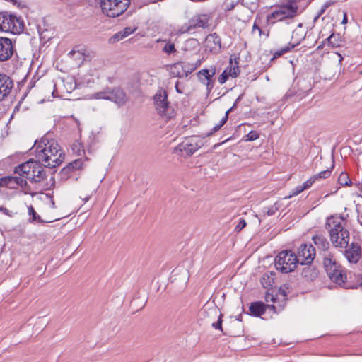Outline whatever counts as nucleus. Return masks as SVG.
Returning <instances> with one entry per match:
<instances>
[{
	"mask_svg": "<svg viewBox=\"0 0 362 362\" xmlns=\"http://www.w3.org/2000/svg\"><path fill=\"white\" fill-rule=\"evenodd\" d=\"M32 150L34 151L37 160L43 166L49 168L59 165L65 157V153L59 145L55 141H49L45 137H42L40 141H35Z\"/></svg>",
	"mask_w": 362,
	"mask_h": 362,
	"instance_id": "f257e3e1",
	"label": "nucleus"
},
{
	"mask_svg": "<svg viewBox=\"0 0 362 362\" xmlns=\"http://www.w3.org/2000/svg\"><path fill=\"white\" fill-rule=\"evenodd\" d=\"M343 221L340 217L331 216L326 222L330 241L333 246L339 250L347 246L351 239L349 231L344 228Z\"/></svg>",
	"mask_w": 362,
	"mask_h": 362,
	"instance_id": "f03ea898",
	"label": "nucleus"
},
{
	"mask_svg": "<svg viewBox=\"0 0 362 362\" xmlns=\"http://www.w3.org/2000/svg\"><path fill=\"white\" fill-rule=\"evenodd\" d=\"M323 266L327 276L332 282L344 288H353L346 283V274L332 255L329 253L324 255Z\"/></svg>",
	"mask_w": 362,
	"mask_h": 362,
	"instance_id": "7ed1b4c3",
	"label": "nucleus"
},
{
	"mask_svg": "<svg viewBox=\"0 0 362 362\" xmlns=\"http://www.w3.org/2000/svg\"><path fill=\"white\" fill-rule=\"evenodd\" d=\"M298 11L297 4L290 3L289 0H286L285 4L276 6V9L267 15V22L268 24L274 25L276 21H289L290 19H294L298 16Z\"/></svg>",
	"mask_w": 362,
	"mask_h": 362,
	"instance_id": "20e7f679",
	"label": "nucleus"
},
{
	"mask_svg": "<svg viewBox=\"0 0 362 362\" xmlns=\"http://www.w3.org/2000/svg\"><path fill=\"white\" fill-rule=\"evenodd\" d=\"M25 24L21 17L4 11L0 12V31L18 35L23 32Z\"/></svg>",
	"mask_w": 362,
	"mask_h": 362,
	"instance_id": "39448f33",
	"label": "nucleus"
},
{
	"mask_svg": "<svg viewBox=\"0 0 362 362\" xmlns=\"http://www.w3.org/2000/svg\"><path fill=\"white\" fill-rule=\"evenodd\" d=\"M275 267L282 273L288 274L294 271L298 263L296 255L291 250H283L275 257Z\"/></svg>",
	"mask_w": 362,
	"mask_h": 362,
	"instance_id": "423d86ee",
	"label": "nucleus"
},
{
	"mask_svg": "<svg viewBox=\"0 0 362 362\" xmlns=\"http://www.w3.org/2000/svg\"><path fill=\"white\" fill-rule=\"evenodd\" d=\"M211 16L209 13H198L192 16L187 23L183 24L177 31V35L194 33L198 28H206L209 26Z\"/></svg>",
	"mask_w": 362,
	"mask_h": 362,
	"instance_id": "0eeeda50",
	"label": "nucleus"
},
{
	"mask_svg": "<svg viewBox=\"0 0 362 362\" xmlns=\"http://www.w3.org/2000/svg\"><path fill=\"white\" fill-rule=\"evenodd\" d=\"M130 4V0L101 1L100 6L103 13L110 18L122 15Z\"/></svg>",
	"mask_w": 362,
	"mask_h": 362,
	"instance_id": "6e6552de",
	"label": "nucleus"
},
{
	"mask_svg": "<svg viewBox=\"0 0 362 362\" xmlns=\"http://www.w3.org/2000/svg\"><path fill=\"white\" fill-rule=\"evenodd\" d=\"M154 105L157 112L163 117L169 119L174 117V110L168 100L167 92L160 88L153 96Z\"/></svg>",
	"mask_w": 362,
	"mask_h": 362,
	"instance_id": "1a4fd4ad",
	"label": "nucleus"
},
{
	"mask_svg": "<svg viewBox=\"0 0 362 362\" xmlns=\"http://www.w3.org/2000/svg\"><path fill=\"white\" fill-rule=\"evenodd\" d=\"M339 250L342 252L344 257L351 264H356L362 257L361 245L354 239L349 242L347 246L341 247Z\"/></svg>",
	"mask_w": 362,
	"mask_h": 362,
	"instance_id": "9d476101",
	"label": "nucleus"
},
{
	"mask_svg": "<svg viewBox=\"0 0 362 362\" xmlns=\"http://www.w3.org/2000/svg\"><path fill=\"white\" fill-rule=\"evenodd\" d=\"M199 145L197 144V137L191 136L185 138L175 148V152L179 153L182 156H191L199 148Z\"/></svg>",
	"mask_w": 362,
	"mask_h": 362,
	"instance_id": "9b49d317",
	"label": "nucleus"
},
{
	"mask_svg": "<svg viewBox=\"0 0 362 362\" xmlns=\"http://www.w3.org/2000/svg\"><path fill=\"white\" fill-rule=\"evenodd\" d=\"M315 254V248L311 244H301L296 255L298 263L301 265L312 264Z\"/></svg>",
	"mask_w": 362,
	"mask_h": 362,
	"instance_id": "f8f14e48",
	"label": "nucleus"
},
{
	"mask_svg": "<svg viewBox=\"0 0 362 362\" xmlns=\"http://www.w3.org/2000/svg\"><path fill=\"white\" fill-rule=\"evenodd\" d=\"M15 54H16V40L0 37V62L11 59Z\"/></svg>",
	"mask_w": 362,
	"mask_h": 362,
	"instance_id": "ddd939ff",
	"label": "nucleus"
},
{
	"mask_svg": "<svg viewBox=\"0 0 362 362\" xmlns=\"http://www.w3.org/2000/svg\"><path fill=\"white\" fill-rule=\"evenodd\" d=\"M201 64V61L198 59L195 63H189V62H179L177 63H175L173 65V67L174 69H178L180 67L182 69V71H177L171 72L172 74H173L174 76L178 77V78H182L184 76H187L189 74L192 73L198 66H199Z\"/></svg>",
	"mask_w": 362,
	"mask_h": 362,
	"instance_id": "4468645a",
	"label": "nucleus"
},
{
	"mask_svg": "<svg viewBox=\"0 0 362 362\" xmlns=\"http://www.w3.org/2000/svg\"><path fill=\"white\" fill-rule=\"evenodd\" d=\"M129 98L124 90L120 87L109 88L108 100L115 103L119 107L124 106Z\"/></svg>",
	"mask_w": 362,
	"mask_h": 362,
	"instance_id": "2eb2a0df",
	"label": "nucleus"
},
{
	"mask_svg": "<svg viewBox=\"0 0 362 362\" xmlns=\"http://www.w3.org/2000/svg\"><path fill=\"white\" fill-rule=\"evenodd\" d=\"M13 81L5 74L0 73V101L3 100L12 91Z\"/></svg>",
	"mask_w": 362,
	"mask_h": 362,
	"instance_id": "dca6fc26",
	"label": "nucleus"
},
{
	"mask_svg": "<svg viewBox=\"0 0 362 362\" xmlns=\"http://www.w3.org/2000/svg\"><path fill=\"white\" fill-rule=\"evenodd\" d=\"M205 47L207 50L211 53L217 54L221 49V40L216 33H211L206 37Z\"/></svg>",
	"mask_w": 362,
	"mask_h": 362,
	"instance_id": "f3484780",
	"label": "nucleus"
},
{
	"mask_svg": "<svg viewBox=\"0 0 362 362\" xmlns=\"http://www.w3.org/2000/svg\"><path fill=\"white\" fill-rule=\"evenodd\" d=\"M34 161L33 159H30L27 162L18 165L15 168L14 173L31 182L32 167H33Z\"/></svg>",
	"mask_w": 362,
	"mask_h": 362,
	"instance_id": "a211bd4d",
	"label": "nucleus"
},
{
	"mask_svg": "<svg viewBox=\"0 0 362 362\" xmlns=\"http://www.w3.org/2000/svg\"><path fill=\"white\" fill-rule=\"evenodd\" d=\"M42 165L41 162L37 160L34 161L33 167H32L31 182L39 183L45 179L46 173Z\"/></svg>",
	"mask_w": 362,
	"mask_h": 362,
	"instance_id": "6ab92c4d",
	"label": "nucleus"
},
{
	"mask_svg": "<svg viewBox=\"0 0 362 362\" xmlns=\"http://www.w3.org/2000/svg\"><path fill=\"white\" fill-rule=\"evenodd\" d=\"M197 74L199 81L206 85L207 90L210 92L214 88V83L210 75V71H208V69H204L199 71Z\"/></svg>",
	"mask_w": 362,
	"mask_h": 362,
	"instance_id": "aec40b11",
	"label": "nucleus"
},
{
	"mask_svg": "<svg viewBox=\"0 0 362 362\" xmlns=\"http://www.w3.org/2000/svg\"><path fill=\"white\" fill-rule=\"evenodd\" d=\"M266 310V304L262 301H256L250 304L249 308V313H247V314L255 317H260L262 315L264 314Z\"/></svg>",
	"mask_w": 362,
	"mask_h": 362,
	"instance_id": "412c9836",
	"label": "nucleus"
},
{
	"mask_svg": "<svg viewBox=\"0 0 362 362\" xmlns=\"http://www.w3.org/2000/svg\"><path fill=\"white\" fill-rule=\"evenodd\" d=\"M303 28V23H300L298 25V28L295 29L293 31L292 36H291V40L293 42H290L288 44H291V45H293V48L296 46H298L303 40L305 39L306 33L302 30Z\"/></svg>",
	"mask_w": 362,
	"mask_h": 362,
	"instance_id": "4be33fe9",
	"label": "nucleus"
},
{
	"mask_svg": "<svg viewBox=\"0 0 362 362\" xmlns=\"http://www.w3.org/2000/svg\"><path fill=\"white\" fill-rule=\"evenodd\" d=\"M312 240L313 241L315 246L318 248V250L322 251H327L329 248V243L327 239L322 234H315L312 237Z\"/></svg>",
	"mask_w": 362,
	"mask_h": 362,
	"instance_id": "5701e85b",
	"label": "nucleus"
},
{
	"mask_svg": "<svg viewBox=\"0 0 362 362\" xmlns=\"http://www.w3.org/2000/svg\"><path fill=\"white\" fill-rule=\"evenodd\" d=\"M305 265L306 267L302 271V276L307 281H313L318 276L319 272L312 264Z\"/></svg>",
	"mask_w": 362,
	"mask_h": 362,
	"instance_id": "b1692460",
	"label": "nucleus"
},
{
	"mask_svg": "<svg viewBox=\"0 0 362 362\" xmlns=\"http://www.w3.org/2000/svg\"><path fill=\"white\" fill-rule=\"evenodd\" d=\"M199 43L195 38H189L183 43L182 50L185 52L194 51L198 47Z\"/></svg>",
	"mask_w": 362,
	"mask_h": 362,
	"instance_id": "393cba45",
	"label": "nucleus"
},
{
	"mask_svg": "<svg viewBox=\"0 0 362 362\" xmlns=\"http://www.w3.org/2000/svg\"><path fill=\"white\" fill-rule=\"evenodd\" d=\"M238 59L239 58H235V65H233V59L230 57L229 64L230 66L228 67V75H230L232 78H236L240 74V69L238 66Z\"/></svg>",
	"mask_w": 362,
	"mask_h": 362,
	"instance_id": "a878e982",
	"label": "nucleus"
},
{
	"mask_svg": "<svg viewBox=\"0 0 362 362\" xmlns=\"http://www.w3.org/2000/svg\"><path fill=\"white\" fill-rule=\"evenodd\" d=\"M74 171L73 168L70 165V163L63 168L60 173L59 175L62 180H66L71 175V173Z\"/></svg>",
	"mask_w": 362,
	"mask_h": 362,
	"instance_id": "bb28decb",
	"label": "nucleus"
},
{
	"mask_svg": "<svg viewBox=\"0 0 362 362\" xmlns=\"http://www.w3.org/2000/svg\"><path fill=\"white\" fill-rule=\"evenodd\" d=\"M281 207V204L278 202H275L273 205L265 207L263 210L264 213L268 216H271L275 214V213Z\"/></svg>",
	"mask_w": 362,
	"mask_h": 362,
	"instance_id": "cd10ccee",
	"label": "nucleus"
},
{
	"mask_svg": "<svg viewBox=\"0 0 362 362\" xmlns=\"http://www.w3.org/2000/svg\"><path fill=\"white\" fill-rule=\"evenodd\" d=\"M13 180L12 176L3 177L0 178V186L8 188H14Z\"/></svg>",
	"mask_w": 362,
	"mask_h": 362,
	"instance_id": "c85d7f7f",
	"label": "nucleus"
},
{
	"mask_svg": "<svg viewBox=\"0 0 362 362\" xmlns=\"http://www.w3.org/2000/svg\"><path fill=\"white\" fill-rule=\"evenodd\" d=\"M292 49H293V45H291V44H288V45L282 47L281 49L276 51L274 53V56L271 60H274V59L282 56L284 54L290 52Z\"/></svg>",
	"mask_w": 362,
	"mask_h": 362,
	"instance_id": "c756f323",
	"label": "nucleus"
},
{
	"mask_svg": "<svg viewBox=\"0 0 362 362\" xmlns=\"http://www.w3.org/2000/svg\"><path fill=\"white\" fill-rule=\"evenodd\" d=\"M162 51L168 55L177 52V49L175 47V45L170 42V41L165 42V44L162 49Z\"/></svg>",
	"mask_w": 362,
	"mask_h": 362,
	"instance_id": "7c9ffc66",
	"label": "nucleus"
},
{
	"mask_svg": "<svg viewBox=\"0 0 362 362\" xmlns=\"http://www.w3.org/2000/svg\"><path fill=\"white\" fill-rule=\"evenodd\" d=\"M28 214L31 216L30 218V222L37 221L38 223H43L44 221L41 219L40 216L35 212L33 206H28Z\"/></svg>",
	"mask_w": 362,
	"mask_h": 362,
	"instance_id": "2f4dec72",
	"label": "nucleus"
},
{
	"mask_svg": "<svg viewBox=\"0 0 362 362\" xmlns=\"http://www.w3.org/2000/svg\"><path fill=\"white\" fill-rule=\"evenodd\" d=\"M339 183L342 186H349L351 184V181L349 179L348 175L345 173H341L338 178Z\"/></svg>",
	"mask_w": 362,
	"mask_h": 362,
	"instance_id": "473e14b6",
	"label": "nucleus"
},
{
	"mask_svg": "<svg viewBox=\"0 0 362 362\" xmlns=\"http://www.w3.org/2000/svg\"><path fill=\"white\" fill-rule=\"evenodd\" d=\"M228 119V116H227V114H225V116L221 119V120L220 121L219 124L215 125L212 131L210 132L209 133H208L206 135L207 136H210L214 132H216L218 131L226 123Z\"/></svg>",
	"mask_w": 362,
	"mask_h": 362,
	"instance_id": "72a5a7b5",
	"label": "nucleus"
},
{
	"mask_svg": "<svg viewBox=\"0 0 362 362\" xmlns=\"http://www.w3.org/2000/svg\"><path fill=\"white\" fill-rule=\"evenodd\" d=\"M325 41L327 42V44L331 47H337L339 46V42L337 40V37L334 35V34H332L329 37H328Z\"/></svg>",
	"mask_w": 362,
	"mask_h": 362,
	"instance_id": "f704fd0d",
	"label": "nucleus"
},
{
	"mask_svg": "<svg viewBox=\"0 0 362 362\" xmlns=\"http://www.w3.org/2000/svg\"><path fill=\"white\" fill-rule=\"evenodd\" d=\"M109 88L103 91L95 93L93 96L95 99H103L108 100Z\"/></svg>",
	"mask_w": 362,
	"mask_h": 362,
	"instance_id": "c9c22d12",
	"label": "nucleus"
},
{
	"mask_svg": "<svg viewBox=\"0 0 362 362\" xmlns=\"http://www.w3.org/2000/svg\"><path fill=\"white\" fill-rule=\"evenodd\" d=\"M259 136V134L255 131H250L245 136V141H253L257 139Z\"/></svg>",
	"mask_w": 362,
	"mask_h": 362,
	"instance_id": "e433bc0d",
	"label": "nucleus"
},
{
	"mask_svg": "<svg viewBox=\"0 0 362 362\" xmlns=\"http://www.w3.org/2000/svg\"><path fill=\"white\" fill-rule=\"evenodd\" d=\"M228 67H227L223 72L222 74L219 76L218 78V81L219 82L220 84H223L226 82V81L228 79L229 76H230V75H228Z\"/></svg>",
	"mask_w": 362,
	"mask_h": 362,
	"instance_id": "4c0bfd02",
	"label": "nucleus"
},
{
	"mask_svg": "<svg viewBox=\"0 0 362 362\" xmlns=\"http://www.w3.org/2000/svg\"><path fill=\"white\" fill-rule=\"evenodd\" d=\"M13 185H17L21 187H25L27 185V181L26 179L23 177H13Z\"/></svg>",
	"mask_w": 362,
	"mask_h": 362,
	"instance_id": "58836bf2",
	"label": "nucleus"
},
{
	"mask_svg": "<svg viewBox=\"0 0 362 362\" xmlns=\"http://www.w3.org/2000/svg\"><path fill=\"white\" fill-rule=\"evenodd\" d=\"M330 175H331V171L329 169H327V170L320 172L318 174L314 175V176L317 177V180L319 179L327 178L330 176Z\"/></svg>",
	"mask_w": 362,
	"mask_h": 362,
	"instance_id": "ea45409f",
	"label": "nucleus"
},
{
	"mask_svg": "<svg viewBox=\"0 0 362 362\" xmlns=\"http://www.w3.org/2000/svg\"><path fill=\"white\" fill-rule=\"evenodd\" d=\"M317 180V177L314 175L310 177L307 181H305L302 185L305 189L310 188L312 185Z\"/></svg>",
	"mask_w": 362,
	"mask_h": 362,
	"instance_id": "a19ab883",
	"label": "nucleus"
},
{
	"mask_svg": "<svg viewBox=\"0 0 362 362\" xmlns=\"http://www.w3.org/2000/svg\"><path fill=\"white\" fill-rule=\"evenodd\" d=\"M222 322V314L220 313L218 321L216 322L213 323L212 327L216 329L223 331Z\"/></svg>",
	"mask_w": 362,
	"mask_h": 362,
	"instance_id": "79ce46f5",
	"label": "nucleus"
},
{
	"mask_svg": "<svg viewBox=\"0 0 362 362\" xmlns=\"http://www.w3.org/2000/svg\"><path fill=\"white\" fill-rule=\"evenodd\" d=\"M303 190H305V189L303 187V185H298L292 190L291 194L289 195V197L296 196L299 194L300 192H302Z\"/></svg>",
	"mask_w": 362,
	"mask_h": 362,
	"instance_id": "37998d69",
	"label": "nucleus"
},
{
	"mask_svg": "<svg viewBox=\"0 0 362 362\" xmlns=\"http://www.w3.org/2000/svg\"><path fill=\"white\" fill-rule=\"evenodd\" d=\"M125 38V36H123V33L119 31L116 33L110 39V40L113 42H118L122 39Z\"/></svg>",
	"mask_w": 362,
	"mask_h": 362,
	"instance_id": "c03bdc74",
	"label": "nucleus"
},
{
	"mask_svg": "<svg viewBox=\"0 0 362 362\" xmlns=\"http://www.w3.org/2000/svg\"><path fill=\"white\" fill-rule=\"evenodd\" d=\"M83 162L81 159H76L74 160L73 162L70 163V165L73 168V169L77 170L80 169L82 166Z\"/></svg>",
	"mask_w": 362,
	"mask_h": 362,
	"instance_id": "a18cd8bd",
	"label": "nucleus"
},
{
	"mask_svg": "<svg viewBox=\"0 0 362 362\" xmlns=\"http://www.w3.org/2000/svg\"><path fill=\"white\" fill-rule=\"evenodd\" d=\"M332 4L331 2H326L321 8V9L318 11L317 16L315 18L314 21H316L320 16H322L326 9Z\"/></svg>",
	"mask_w": 362,
	"mask_h": 362,
	"instance_id": "49530a36",
	"label": "nucleus"
},
{
	"mask_svg": "<svg viewBox=\"0 0 362 362\" xmlns=\"http://www.w3.org/2000/svg\"><path fill=\"white\" fill-rule=\"evenodd\" d=\"M247 225V223L245 219L240 218L239 220V222L238 225L235 227V230L238 232H240L241 230H243Z\"/></svg>",
	"mask_w": 362,
	"mask_h": 362,
	"instance_id": "de8ad7c7",
	"label": "nucleus"
},
{
	"mask_svg": "<svg viewBox=\"0 0 362 362\" xmlns=\"http://www.w3.org/2000/svg\"><path fill=\"white\" fill-rule=\"evenodd\" d=\"M35 85V78L33 77L31 81L29 82V84L28 86V89L24 93L22 98H21V100H23L27 95L28 93V90H30L32 88H33Z\"/></svg>",
	"mask_w": 362,
	"mask_h": 362,
	"instance_id": "09e8293b",
	"label": "nucleus"
},
{
	"mask_svg": "<svg viewBox=\"0 0 362 362\" xmlns=\"http://www.w3.org/2000/svg\"><path fill=\"white\" fill-rule=\"evenodd\" d=\"M242 96H243L242 95H239L238 97V98L235 100V101L233 103V106L226 111V114H227V116H228L229 112H230L233 109H235L237 107L238 103L242 99Z\"/></svg>",
	"mask_w": 362,
	"mask_h": 362,
	"instance_id": "8fccbe9b",
	"label": "nucleus"
},
{
	"mask_svg": "<svg viewBox=\"0 0 362 362\" xmlns=\"http://www.w3.org/2000/svg\"><path fill=\"white\" fill-rule=\"evenodd\" d=\"M252 29L253 30H257L259 31V35H265L267 37H268L269 35V31H267V33H264L262 30L256 23H254Z\"/></svg>",
	"mask_w": 362,
	"mask_h": 362,
	"instance_id": "3c124183",
	"label": "nucleus"
},
{
	"mask_svg": "<svg viewBox=\"0 0 362 362\" xmlns=\"http://www.w3.org/2000/svg\"><path fill=\"white\" fill-rule=\"evenodd\" d=\"M134 29L130 28V27H127L125 28H124L122 30H121V32L123 33V36H125L127 37L129 36L130 34H132L133 32H134Z\"/></svg>",
	"mask_w": 362,
	"mask_h": 362,
	"instance_id": "603ef678",
	"label": "nucleus"
},
{
	"mask_svg": "<svg viewBox=\"0 0 362 362\" xmlns=\"http://www.w3.org/2000/svg\"><path fill=\"white\" fill-rule=\"evenodd\" d=\"M265 300L267 302H272V303H275L276 302V297L274 296L272 294H270L269 292H267L266 293V296H265Z\"/></svg>",
	"mask_w": 362,
	"mask_h": 362,
	"instance_id": "864d4df0",
	"label": "nucleus"
},
{
	"mask_svg": "<svg viewBox=\"0 0 362 362\" xmlns=\"http://www.w3.org/2000/svg\"><path fill=\"white\" fill-rule=\"evenodd\" d=\"M0 211L9 217L13 216V214L4 206H0Z\"/></svg>",
	"mask_w": 362,
	"mask_h": 362,
	"instance_id": "5fc2aeb1",
	"label": "nucleus"
},
{
	"mask_svg": "<svg viewBox=\"0 0 362 362\" xmlns=\"http://www.w3.org/2000/svg\"><path fill=\"white\" fill-rule=\"evenodd\" d=\"M51 182H52V183H51L50 187H48V184H47L45 186L43 187V189H45V190L49 189L51 187H53L54 185L55 181H54V177H51Z\"/></svg>",
	"mask_w": 362,
	"mask_h": 362,
	"instance_id": "6e6d98bb",
	"label": "nucleus"
},
{
	"mask_svg": "<svg viewBox=\"0 0 362 362\" xmlns=\"http://www.w3.org/2000/svg\"><path fill=\"white\" fill-rule=\"evenodd\" d=\"M237 4H238L237 2L230 4V5L227 6V8L226 10L228 11L233 10L235 8V7L236 6Z\"/></svg>",
	"mask_w": 362,
	"mask_h": 362,
	"instance_id": "4d7b16f0",
	"label": "nucleus"
},
{
	"mask_svg": "<svg viewBox=\"0 0 362 362\" xmlns=\"http://www.w3.org/2000/svg\"><path fill=\"white\" fill-rule=\"evenodd\" d=\"M208 71H210V75L213 78L216 73V69L215 66H211L210 69H208Z\"/></svg>",
	"mask_w": 362,
	"mask_h": 362,
	"instance_id": "13d9d810",
	"label": "nucleus"
},
{
	"mask_svg": "<svg viewBox=\"0 0 362 362\" xmlns=\"http://www.w3.org/2000/svg\"><path fill=\"white\" fill-rule=\"evenodd\" d=\"M348 22V18H347V14L346 12L344 13V16H343V19H342V21H341V23L342 24H346Z\"/></svg>",
	"mask_w": 362,
	"mask_h": 362,
	"instance_id": "bf43d9fd",
	"label": "nucleus"
},
{
	"mask_svg": "<svg viewBox=\"0 0 362 362\" xmlns=\"http://www.w3.org/2000/svg\"><path fill=\"white\" fill-rule=\"evenodd\" d=\"M80 144H73V150L75 151H80Z\"/></svg>",
	"mask_w": 362,
	"mask_h": 362,
	"instance_id": "052dcab7",
	"label": "nucleus"
},
{
	"mask_svg": "<svg viewBox=\"0 0 362 362\" xmlns=\"http://www.w3.org/2000/svg\"><path fill=\"white\" fill-rule=\"evenodd\" d=\"M267 308H269L270 310L276 313V307L274 305H267Z\"/></svg>",
	"mask_w": 362,
	"mask_h": 362,
	"instance_id": "680f3d73",
	"label": "nucleus"
},
{
	"mask_svg": "<svg viewBox=\"0 0 362 362\" xmlns=\"http://www.w3.org/2000/svg\"><path fill=\"white\" fill-rule=\"evenodd\" d=\"M279 22H283L286 25H290L291 23H293V19H290L289 21H280Z\"/></svg>",
	"mask_w": 362,
	"mask_h": 362,
	"instance_id": "e2e57ef3",
	"label": "nucleus"
},
{
	"mask_svg": "<svg viewBox=\"0 0 362 362\" xmlns=\"http://www.w3.org/2000/svg\"><path fill=\"white\" fill-rule=\"evenodd\" d=\"M172 69H173V71H175V72H177V71H182V69L180 67H179L178 69H174L173 66H172Z\"/></svg>",
	"mask_w": 362,
	"mask_h": 362,
	"instance_id": "0e129e2a",
	"label": "nucleus"
},
{
	"mask_svg": "<svg viewBox=\"0 0 362 362\" xmlns=\"http://www.w3.org/2000/svg\"><path fill=\"white\" fill-rule=\"evenodd\" d=\"M175 88H176V90L177 93H182V91L178 88V82H177V83H176Z\"/></svg>",
	"mask_w": 362,
	"mask_h": 362,
	"instance_id": "69168bd1",
	"label": "nucleus"
},
{
	"mask_svg": "<svg viewBox=\"0 0 362 362\" xmlns=\"http://www.w3.org/2000/svg\"><path fill=\"white\" fill-rule=\"evenodd\" d=\"M290 3H292L293 4H297L298 2H299L300 0H289Z\"/></svg>",
	"mask_w": 362,
	"mask_h": 362,
	"instance_id": "338daca9",
	"label": "nucleus"
},
{
	"mask_svg": "<svg viewBox=\"0 0 362 362\" xmlns=\"http://www.w3.org/2000/svg\"><path fill=\"white\" fill-rule=\"evenodd\" d=\"M75 53H76L75 50H71V51L69 53V56H74Z\"/></svg>",
	"mask_w": 362,
	"mask_h": 362,
	"instance_id": "774afa93",
	"label": "nucleus"
}]
</instances>
